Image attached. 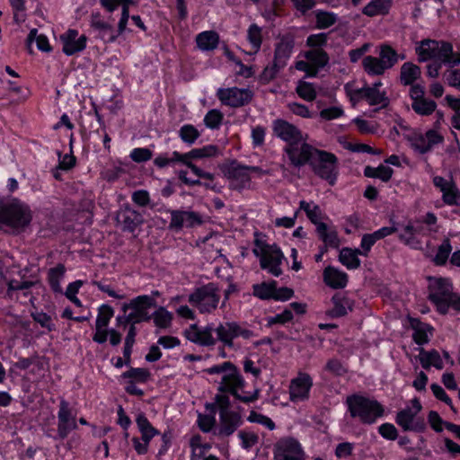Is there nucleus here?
Wrapping results in <instances>:
<instances>
[{
	"label": "nucleus",
	"mask_w": 460,
	"mask_h": 460,
	"mask_svg": "<svg viewBox=\"0 0 460 460\" xmlns=\"http://www.w3.org/2000/svg\"><path fill=\"white\" fill-rule=\"evenodd\" d=\"M252 335V331L243 328L236 322L220 323L216 328L207 326L203 329L192 324L185 331L186 338L191 342L202 346H214L217 341H220L228 348L234 346V339L243 337L248 340Z\"/></svg>",
	"instance_id": "1"
},
{
	"label": "nucleus",
	"mask_w": 460,
	"mask_h": 460,
	"mask_svg": "<svg viewBox=\"0 0 460 460\" xmlns=\"http://www.w3.org/2000/svg\"><path fill=\"white\" fill-rule=\"evenodd\" d=\"M429 299L441 314H446L449 306L460 310V296L453 292V285L446 278H429Z\"/></svg>",
	"instance_id": "2"
},
{
	"label": "nucleus",
	"mask_w": 460,
	"mask_h": 460,
	"mask_svg": "<svg viewBox=\"0 0 460 460\" xmlns=\"http://www.w3.org/2000/svg\"><path fill=\"white\" fill-rule=\"evenodd\" d=\"M420 62L437 59L449 66L460 64V54L453 51V46L447 41L423 40L415 49Z\"/></svg>",
	"instance_id": "3"
},
{
	"label": "nucleus",
	"mask_w": 460,
	"mask_h": 460,
	"mask_svg": "<svg viewBox=\"0 0 460 460\" xmlns=\"http://www.w3.org/2000/svg\"><path fill=\"white\" fill-rule=\"evenodd\" d=\"M31 219L30 208L19 200H13L0 208V225L8 226L16 233L28 227Z\"/></svg>",
	"instance_id": "4"
},
{
	"label": "nucleus",
	"mask_w": 460,
	"mask_h": 460,
	"mask_svg": "<svg viewBox=\"0 0 460 460\" xmlns=\"http://www.w3.org/2000/svg\"><path fill=\"white\" fill-rule=\"evenodd\" d=\"M346 402L351 417L358 418L364 424H372L384 414L383 406L376 400L353 394Z\"/></svg>",
	"instance_id": "5"
},
{
	"label": "nucleus",
	"mask_w": 460,
	"mask_h": 460,
	"mask_svg": "<svg viewBox=\"0 0 460 460\" xmlns=\"http://www.w3.org/2000/svg\"><path fill=\"white\" fill-rule=\"evenodd\" d=\"M255 248L252 252L255 256L261 258V267L264 270H268L272 275L279 276L282 273L280 264L283 259V253L275 245H269L264 241L258 237L254 240Z\"/></svg>",
	"instance_id": "6"
},
{
	"label": "nucleus",
	"mask_w": 460,
	"mask_h": 460,
	"mask_svg": "<svg viewBox=\"0 0 460 460\" xmlns=\"http://www.w3.org/2000/svg\"><path fill=\"white\" fill-rule=\"evenodd\" d=\"M219 299V289L213 283L197 288L189 296V302L196 306L201 314L213 312L217 307Z\"/></svg>",
	"instance_id": "7"
},
{
	"label": "nucleus",
	"mask_w": 460,
	"mask_h": 460,
	"mask_svg": "<svg viewBox=\"0 0 460 460\" xmlns=\"http://www.w3.org/2000/svg\"><path fill=\"white\" fill-rule=\"evenodd\" d=\"M338 159L329 152L318 150L310 163L314 172L326 180L331 185L335 183L338 174Z\"/></svg>",
	"instance_id": "8"
},
{
	"label": "nucleus",
	"mask_w": 460,
	"mask_h": 460,
	"mask_svg": "<svg viewBox=\"0 0 460 460\" xmlns=\"http://www.w3.org/2000/svg\"><path fill=\"white\" fill-rule=\"evenodd\" d=\"M244 386V380L242 377L237 367L234 366L222 376V381L218 387L220 392H229L236 399L243 402H254L258 399L259 390H255L252 394L241 395L238 394V390Z\"/></svg>",
	"instance_id": "9"
},
{
	"label": "nucleus",
	"mask_w": 460,
	"mask_h": 460,
	"mask_svg": "<svg viewBox=\"0 0 460 460\" xmlns=\"http://www.w3.org/2000/svg\"><path fill=\"white\" fill-rule=\"evenodd\" d=\"M306 136L296 144L286 146L284 148L290 164L295 167H301L311 163L318 149L306 143Z\"/></svg>",
	"instance_id": "10"
},
{
	"label": "nucleus",
	"mask_w": 460,
	"mask_h": 460,
	"mask_svg": "<svg viewBox=\"0 0 460 460\" xmlns=\"http://www.w3.org/2000/svg\"><path fill=\"white\" fill-rule=\"evenodd\" d=\"M217 96L222 103L231 107H241L248 104L252 99V93L249 89L237 87L218 89Z\"/></svg>",
	"instance_id": "11"
},
{
	"label": "nucleus",
	"mask_w": 460,
	"mask_h": 460,
	"mask_svg": "<svg viewBox=\"0 0 460 460\" xmlns=\"http://www.w3.org/2000/svg\"><path fill=\"white\" fill-rule=\"evenodd\" d=\"M259 172L258 167L242 166L236 163H231L225 171L226 176L230 180V186L234 190H241L250 182V172Z\"/></svg>",
	"instance_id": "12"
},
{
	"label": "nucleus",
	"mask_w": 460,
	"mask_h": 460,
	"mask_svg": "<svg viewBox=\"0 0 460 460\" xmlns=\"http://www.w3.org/2000/svg\"><path fill=\"white\" fill-rule=\"evenodd\" d=\"M156 305L155 300L149 296H139L131 300L132 312L128 314L132 323H139L151 319L148 309Z\"/></svg>",
	"instance_id": "13"
},
{
	"label": "nucleus",
	"mask_w": 460,
	"mask_h": 460,
	"mask_svg": "<svg viewBox=\"0 0 460 460\" xmlns=\"http://www.w3.org/2000/svg\"><path fill=\"white\" fill-rule=\"evenodd\" d=\"M303 451L297 441L293 438L280 439L274 449L276 460H304Z\"/></svg>",
	"instance_id": "14"
},
{
	"label": "nucleus",
	"mask_w": 460,
	"mask_h": 460,
	"mask_svg": "<svg viewBox=\"0 0 460 460\" xmlns=\"http://www.w3.org/2000/svg\"><path fill=\"white\" fill-rule=\"evenodd\" d=\"M312 385L313 380L311 376L306 373L299 372L298 376L290 382V401L297 402L308 399Z\"/></svg>",
	"instance_id": "15"
},
{
	"label": "nucleus",
	"mask_w": 460,
	"mask_h": 460,
	"mask_svg": "<svg viewBox=\"0 0 460 460\" xmlns=\"http://www.w3.org/2000/svg\"><path fill=\"white\" fill-rule=\"evenodd\" d=\"M203 223L202 217L194 211L172 210L169 228L180 231L183 227H195Z\"/></svg>",
	"instance_id": "16"
},
{
	"label": "nucleus",
	"mask_w": 460,
	"mask_h": 460,
	"mask_svg": "<svg viewBox=\"0 0 460 460\" xmlns=\"http://www.w3.org/2000/svg\"><path fill=\"white\" fill-rule=\"evenodd\" d=\"M272 129L278 137L288 144L287 146L296 144L305 137L299 128L284 119H276L273 122Z\"/></svg>",
	"instance_id": "17"
},
{
	"label": "nucleus",
	"mask_w": 460,
	"mask_h": 460,
	"mask_svg": "<svg viewBox=\"0 0 460 460\" xmlns=\"http://www.w3.org/2000/svg\"><path fill=\"white\" fill-rule=\"evenodd\" d=\"M58 434L60 438L67 437L68 433L76 429L75 418L72 415L69 403L61 400L58 411Z\"/></svg>",
	"instance_id": "18"
},
{
	"label": "nucleus",
	"mask_w": 460,
	"mask_h": 460,
	"mask_svg": "<svg viewBox=\"0 0 460 460\" xmlns=\"http://www.w3.org/2000/svg\"><path fill=\"white\" fill-rule=\"evenodd\" d=\"M60 40L64 53L72 56L85 49L87 38L85 35H79L76 30H68L60 36Z\"/></svg>",
	"instance_id": "19"
},
{
	"label": "nucleus",
	"mask_w": 460,
	"mask_h": 460,
	"mask_svg": "<svg viewBox=\"0 0 460 460\" xmlns=\"http://www.w3.org/2000/svg\"><path fill=\"white\" fill-rule=\"evenodd\" d=\"M396 423L404 430H411L416 432L423 431L426 428L422 419L417 418V414L404 409L400 411L396 415Z\"/></svg>",
	"instance_id": "20"
},
{
	"label": "nucleus",
	"mask_w": 460,
	"mask_h": 460,
	"mask_svg": "<svg viewBox=\"0 0 460 460\" xmlns=\"http://www.w3.org/2000/svg\"><path fill=\"white\" fill-rule=\"evenodd\" d=\"M443 137L436 130H429L425 135H420L412 139V147L420 154L430 151L436 145L442 143Z\"/></svg>",
	"instance_id": "21"
},
{
	"label": "nucleus",
	"mask_w": 460,
	"mask_h": 460,
	"mask_svg": "<svg viewBox=\"0 0 460 460\" xmlns=\"http://www.w3.org/2000/svg\"><path fill=\"white\" fill-rule=\"evenodd\" d=\"M117 220L125 230L133 232L142 222V216L137 211L126 207L117 214Z\"/></svg>",
	"instance_id": "22"
},
{
	"label": "nucleus",
	"mask_w": 460,
	"mask_h": 460,
	"mask_svg": "<svg viewBox=\"0 0 460 460\" xmlns=\"http://www.w3.org/2000/svg\"><path fill=\"white\" fill-rule=\"evenodd\" d=\"M220 417L218 435L221 437H228L233 434L241 424V417L238 413L222 412Z\"/></svg>",
	"instance_id": "23"
},
{
	"label": "nucleus",
	"mask_w": 460,
	"mask_h": 460,
	"mask_svg": "<svg viewBox=\"0 0 460 460\" xmlns=\"http://www.w3.org/2000/svg\"><path fill=\"white\" fill-rule=\"evenodd\" d=\"M323 280L325 284L332 288H343L348 282V275L332 266L323 270Z\"/></svg>",
	"instance_id": "24"
},
{
	"label": "nucleus",
	"mask_w": 460,
	"mask_h": 460,
	"mask_svg": "<svg viewBox=\"0 0 460 460\" xmlns=\"http://www.w3.org/2000/svg\"><path fill=\"white\" fill-rule=\"evenodd\" d=\"M218 154V148L216 146L209 145L202 148H195L186 154H180L173 152V156L176 159H201L206 157L216 156Z\"/></svg>",
	"instance_id": "25"
},
{
	"label": "nucleus",
	"mask_w": 460,
	"mask_h": 460,
	"mask_svg": "<svg viewBox=\"0 0 460 460\" xmlns=\"http://www.w3.org/2000/svg\"><path fill=\"white\" fill-rule=\"evenodd\" d=\"M91 24L94 29L100 31L101 37L104 40L114 41L118 37V35L114 33L113 27L102 21L99 13L92 14Z\"/></svg>",
	"instance_id": "26"
},
{
	"label": "nucleus",
	"mask_w": 460,
	"mask_h": 460,
	"mask_svg": "<svg viewBox=\"0 0 460 460\" xmlns=\"http://www.w3.org/2000/svg\"><path fill=\"white\" fill-rule=\"evenodd\" d=\"M420 66L406 62L401 66L400 81L403 85H411L420 76Z\"/></svg>",
	"instance_id": "27"
},
{
	"label": "nucleus",
	"mask_w": 460,
	"mask_h": 460,
	"mask_svg": "<svg viewBox=\"0 0 460 460\" xmlns=\"http://www.w3.org/2000/svg\"><path fill=\"white\" fill-rule=\"evenodd\" d=\"M419 360L425 369H429L431 366L435 367L437 369H442L444 367L439 353L435 349L426 351L424 349H420Z\"/></svg>",
	"instance_id": "28"
},
{
	"label": "nucleus",
	"mask_w": 460,
	"mask_h": 460,
	"mask_svg": "<svg viewBox=\"0 0 460 460\" xmlns=\"http://www.w3.org/2000/svg\"><path fill=\"white\" fill-rule=\"evenodd\" d=\"M293 49V43L288 40H281L275 49L274 61L277 66H285Z\"/></svg>",
	"instance_id": "29"
},
{
	"label": "nucleus",
	"mask_w": 460,
	"mask_h": 460,
	"mask_svg": "<svg viewBox=\"0 0 460 460\" xmlns=\"http://www.w3.org/2000/svg\"><path fill=\"white\" fill-rule=\"evenodd\" d=\"M358 254H362V252L358 249L343 248L340 252L339 260L349 270H355L360 266Z\"/></svg>",
	"instance_id": "30"
},
{
	"label": "nucleus",
	"mask_w": 460,
	"mask_h": 460,
	"mask_svg": "<svg viewBox=\"0 0 460 460\" xmlns=\"http://www.w3.org/2000/svg\"><path fill=\"white\" fill-rule=\"evenodd\" d=\"M410 323L414 331L412 337L415 342L420 345L427 343L429 341L428 332H430L432 328L418 319H411Z\"/></svg>",
	"instance_id": "31"
},
{
	"label": "nucleus",
	"mask_w": 460,
	"mask_h": 460,
	"mask_svg": "<svg viewBox=\"0 0 460 460\" xmlns=\"http://www.w3.org/2000/svg\"><path fill=\"white\" fill-rule=\"evenodd\" d=\"M391 0H372L364 8L362 13L369 17L384 14L388 12Z\"/></svg>",
	"instance_id": "32"
},
{
	"label": "nucleus",
	"mask_w": 460,
	"mask_h": 460,
	"mask_svg": "<svg viewBox=\"0 0 460 460\" xmlns=\"http://www.w3.org/2000/svg\"><path fill=\"white\" fill-rule=\"evenodd\" d=\"M364 99L368 102L369 105L382 104V108L386 107L389 103L385 93L380 92L376 87H365Z\"/></svg>",
	"instance_id": "33"
},
{
	"label": "nucleus",
	"mask_w": 460,
	"mask_h": 460,
	"mask_svg": "<svg viewBox=\"0 0 460 460\" xmlns=\"http://www.w3.org/2000/svg\"><path fill=\"white\" fill-rule=\"evenodd\" d=\"M199 48L202 50H211L217 48L218 35L215 31H204L196 38Z\"/></svg>",
	"instance_id": "34"
},
{
	"label": "nucleus",
	"mask_w": 460,
	"mask_h": 460,
	"mask_svg": "<svg viewBox=\"0 0 460 460\" xmlns=\"http://www.w3.org/2000/svg\"><path fill=\"white\" fill-rule=\"evenodd\" d=\"M362 66L368 75H383L387 70L378 58L372 56L365 57L362 60Z\"/></svg>",
	"instance_id": "35"
},
{
	"label": "nucleus",
	"mask_w": 460,
	"mask_h": 460,
	"mask_svg": "<svg viewBox=\"0 0 460 460\" xmlns=\"http://www.w3.org/2000/svg\"><path fill=\"white\" fill-rule=\"evenodd\" d=\"M305 58L315 66L316 69L323 67L329 61L327 53L321 49H314L305 52Z\"/></svg>",
	"instance_id": "36"
},
{
	"label": "nucleus",
	"mask_w": 460,
	"mask_h": 460,
	"mask_svg": "<svg viewBox=\"0 0 460 460\" xmlns=\"http://www.w3.org/2000/svg\"><path fill=\"white\" fill-rule=\"evenodd\" d=\"M136 422L142 434L143 441L149 442L158 433L144 414H138Z\"/></svg>",
	"instance_id": "37"
},
{
	"label": "nucleus",
	"mask_w": 460,
	"mask_h": 460,
	"mask_svg": "<svg viewBox=\"0 0 460 460\" xmlns=\"http://www.w3.org/2000/svg\"><path fill=\"white\" fill-rule=\"evenodd\" d=\"M317 234L326 245L337 248L340 244L337 232L329 230L326 224L318 225Z\"/></svg>",
	"instance_id": "38"
},
{
	"label": "nucleus",
	"mask_w": 460,
	"mask_h": 460,
	"mask_svg": "<svg viewBox=\"0 0 460 460\" xmlns=\"http://www.w3.org/2000/svg\"><path fill=\"white\" fill-rule=\"evenodd\" d=\"M65 272L66 268L63 264H58L49 270V282L53 291L57 293L62 292L60 279L63 278Z\"/></svg>",
	"instance_id": "39"
},
{
	"label": "nucleus",
	"mask_w": 460,
	"mask_h": 460,
	"mask_svg": "<svg viewBox=\"0 0 460 460\" xmlns=\"http://www.w3.org/2000/svg\"><path fill=\"white\" fill-rule=\"evenodd\" d=\"M33 40H36L37 47L40 50L45 51V52H49L51 50V47L49 43L48 38L43 34L38 35L37 29L31 30L29 35L27 37V44H28V49H29L30 52H31V44L32 43Z\"/></svg>",
	"instance_id": "40"
},
{
	"label": "nucleus",
	"mask_w": 460,
	"mask_h": 460,
	"mask_svg": "<svg viewBox=\"0 0 460 460\" xmlns=\"http://www.w3.org/2000/svg\"><path fill=\"white\" fill-rule=\"evenodd\" d=\"M379 56L378 58L386 69L393 67L398 61L396 51L388 45L381 46Z\"/></svg>",
	"instance_id": "41"
},
{
	"label": "nucleus",
	"mask_w": 460,
	"mask_h": 460,
	"mask_svg": "<svg viewBox=\"0 0 460 460\" xmlns=\"http://www.w3.org/2000/svg\"><path fill=\"white\" fill-rule=\"evenodd\" d=\"M437 104L434 101L422 99L418 102H412L411 108L419 115L429 116L436 110Z\"/></svg>",
	"instance_id": "42"
},
{
	"label": "nucleus",
	"mask_w": 460,
	"mask_h": 460,
	"mask_svg": "<svg viewBox=\"0 0 460 460\" xmlns=\"http://www.w3.org/2000/svg\"><path fill=\"white\" fill-rule=\"evenodd\" d=\"M152 317L155 326L164 329L169 327L172 320V314L163 306H160L153 315H151V318Z\"/></svg>",
	"instance_id": "43"
},
{
	"label": "nucleus",
	"mask_w": 460,
	"mask_h": 460,
	"mask_svg": "<svg viewBox=\"0 0 460 460\" xmlns=\"http://www.w3.org/2000/svg\"><path fill=\"white\" fill-rule=\"evenodd\" d=\"M275 281L270 283L262 282L253 286V295L261 299H273Z\"/></svg>",
	"instance_id": "44"
},
{
	"label": "nucleus",
	"mask_w": 460,
	"mask_h": 460,
	"mask_svg": "<svg viewBox=\"0 0 460 460\" xmlns=\"http://www.w3.org/2000/svg\"><path fill=\"white\" fill-rule=\"evenodd\" d=\"M315 18L318 29H327L337 22V16L333 13L324 11L316 12Z\"/></svg>",
	"instance_id": "45"
},
{
	"label": "nucleus",
	"mask_w": 460,
	"mask_h": 460,
	"mask_svg": "<svg viewBox=\"0 0 460 460\" xmlns=\"http://www.w3.org/2000/svg\"><path fill=\"white\" fill-rule=\"evenodd\" d=\"M452 251L449 239H445L443 243L438 246L436 256L433 261L436 265H444L448 259V256Z\"/></svg>",
	"instance_id": "46"
},
{
	"label": "nucleus",
	"mask_w": 460,
	"mask_h": 460,
	"mask_svg": "<svg viewBox=\"0 0 460 460\" xmlns=\"http://www.w3.org/2000/svg\"><path fill=\"white\" fill-rule=\"evenodd\" d=\"M114 314V310L108 305H102L99 308L95 327L105 328Z\"/></svg>",
	"instance_id": "47"
},
{
	"label": "nucleus",
	"mask_w": 460,
	"mask_h": 460,
	"mask_svg": "<svg viewBox=\"0 0 460 460\" xmlns=\"http://www.w3.org/2000/svg\"><path fill=\"white\" fill-rule=\"evenodd\" d=\"M247 37L254 51L257 52L261 45V28L255 23L252 24L248 29Z\"/></svg>",
	"instance_id": "48"
},
{
	"label": "nucleus",
	"mask_w": 460,
	"mask_h": 460,
	"mask_svg": "<svg viewBox=\"0 0 460 460\" xmlns=\"http://www.w3.org/2000/svg\"><path fill=\"white\" fill-rule=\"evenodd\" d=\"M179 133L181 140L188 144H193L200 135L199 130L192 125L182 126Z\"/></svg>",
	"instance_id": "49"
},
{
	"label": "nucleus",
	"mask_w": 460,
	"mask_h": 460,
	"mask_svg": "<svg viewBox=\"0 0 460 460\" xmlns=\"http://www.w3.org/2000/svg\"><path fill=\"white\" fill-rule=\"evenodd\" d=\"M333 307L330 311V314L332 317H341L347 314V301L339 296H334L332 297Z\"/></svg>",
	"instance_id": "50"
},
{
	"label": "nucleus",
	"mask_w": 460,
	"mask_h": 460,
	"mask_svg": "<svg viewBox=\"0 0 460 460\" xmlns=\"http://www.w3.org/2000/svg\"><path fill=\"white\" fill-rule=\"evenodd\" d=\"M297 94L305 101H313L316 97V92L313 85L306 82H301L296 87Z\"/></svg>",
	"instance_id": "51"
},
{
	"label": "nucleus",
	"mask_w": 460,
	"mask_h": 460,
	"mask_svg": "<svg viewBox=\"0 0 460 460\" xmlns=\"http://www.w3.org/2000/svg\"><path fill=\"white\" fill-rule=\"evenodd\" d=\"M124 378H131L137 382H146L149 377V372L145 368H131L122 374Z\"/></svg>",
	"instance_id": "52"
},
{
	"label": "nucleus",
	"mask_w": 460,
	"mask_h": 460,
	"mask_svg": "<svg viewBox=\"0 0 460 460\" xmlns=\"http://www.w3.org/2000/svg\"><path fill=\"white\" fill-rule=\"evenodd\" d=\"M223 119V114L217 110L209 111L205 116L204 122L210 128H217Z\"/></svg>",
	"instance_id": "53"
},
{
	"label": "nucleus",
	"mask_w": 460,
	"mask_h": 460,
	"mask_svg": "<svg viewBox=\"0 0 460 460\" xmlns=\"http://www.w3.org/2000/svg\"><path fill=\"white\" fill-rule=\"evenodd\" d=\"M446 99L455 110V114L452 117V125L454 128L460 129V99H455L450 95H447Z\"/></svg>",
	"instance_id": "54"
},
{
	"label": "nucleus",
	"mask_w": 460,
	"mask_h": 460,
	"mask_svg": "<svg viewBox=\"0 0 460 460\" xmlns=\"http://www.w3.org/2000/svg\"><path fill=\"white\" fill-rule=\"evenodd\" d=\"M82 280H76L73 283H70L66 291V297L77 306H81V301L76 297L75 295L78 292L79 288L82 287Z\"/></svg>",
	"instance_id": "55"
},
{
	"label": "nucleus",
	"mask_w": 460,
	"mask_h": 460,
	"mask_svg": "<svg viewBox=\"0 0 460 460\" xmlns=\"http://www.w3.org/2000/svg\"><path fill=\"white\" fill-rule=\"evenodd\" d=\"M344 88L353 105H356L361 99H364L365 88L356 89L351 84H347Z\"/></svg>",
	"instance_id": "56"
},
{
	"label": "nucleus",
	"mask_w": 460,
	"mask_h": 460,
	"mask_svg": "<svg viewBox=\"0 0 460 460\" xmlns=\"http://www.w3.org/2000/svg\"><path fill=\"white\" fill-rule=\"evenodd\" d=\"M442 193L443 200L446 204H457V198H460V192L455 183L452 184V187L447 188V190H444Z\"/></svg>",
	"instance_id": "57"
},
{
	"label": "nucleus",
	"mask_w": 460,
	"mask_h": 460,
	"mask_svg": "<svg viewBox=\"0 0 460 460\" xmlns=\"http://www.w3.org/2000/svg\"><path fill=\"white\" fill-rule=\"evenodd\" d=\"M248 420L251 422H256L259 424H261L263 426H266L269 429L272 430L275 428L274 422L267 416H264L261 413L252 411L250 413V416L248 417Z\"/></svg>",
	"instance_id": "58"
},
{
	"label": "nucleus",
	"mask_w": 460,
	"mask_h": 460,
	"mask_svg": "<svg viewBox=\"0 0 460 460\" xmlns=\"http://www.w3.org/2000/svg\"><path fill=\"white\" fill-rule=\"evenodd\" d=\"M242 440V445L245 449H249L258 443V436L253 432L240 431L238 433Z\"/></svg>",
	"instance_id": "59"
},
{
	"label": "nucleus",
	"mask_w": 460,
	"mask_h": 460,
	"mask_svg": "<svg viewBox=\"0 0 460 460\" xmlns=\"http://www.w3.org/2000/svg\"><path fill=\"white\" fill-rule=\"evenodd\" d=\"M130 158L137 163L146 162L152 158V152L148 148H135L130 154Z\"/></svg>",
	"instance_id": "60"
},
{
	"label": "nucleus",
	"mask_w": 460,
	"mask_h": 460,
	"mask_svg": "<svg viewBox=\"0 0 460 460\" xmlns=\"http://www.w3.org/2000/svg\"><path fill=\"white\" fill-rule=\"evenodd\" d=\"M378 431L383 438L389 440H394L398 437L397 429L391 423L382 424L379 427Z\"/></svg>",
	"instance_id": "61"
},
{
	"label": "nucleus",
	"mask_w": 460,
	"mask_h": 460,
	"mask_svg": "<svg viewBox=\"0 0 460 460\" xmlns=\"http://www.w3.org/2000/svg\"><path fill=\"white\" fill-rule=\"evenodd\" d=\"M276 61L273 60V63L271 66H268L264 68L261 75V81L265 83H269L272 79H274L277 75V74L279 72L281 68L284 66H277Z\"/></svg>",
	"instance_id": "62"
},
{
	"label": "nucleus",
	"mask_w": 460,
	"mask_h": 460,
	"mask_svg": "<svg viewBox=\"0 0 460 460\" xmlns=\"http://www.w3.org/2000/svg\"><path fill=\"white\" fill-rule=\"evenodd\" d=\"M32 318L35 322L40 323L42 327L47 328L49 331L54 330V324L52 323L49 315L43 312H36L31 314Z\"/></svg>",
	"instance_id": "63"
},
{
	"label": "nucleus",
	"mask_w": 460,
	"mask_h": 460,
	"mask_svg": "<svg viewBox=\"0 0 460 460\" xmlns=\"http://www.w3.org/2000/svg\"><path fill=\"white\" fill-rule=\"evenodd\" d=\"M446 77L447 83L453 87H456L460 90V70L459 69H452L447 70L444 74Z\"/></svg>",
	"instance_id": "64"
}]
</instances>
